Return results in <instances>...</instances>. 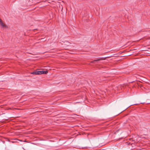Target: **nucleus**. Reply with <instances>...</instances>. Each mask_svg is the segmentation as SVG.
<instances>
[{
	"label": "nucleus",
	"mask_w": 150,
	"mask_h": 150,
	"mask_svg": "<svg viewBox=\"0 0 150 150\" xmlns=\"http://www.w3.org/2000/svg\"><path fill=\"white\" fill-rule=\"evenodd\" d=\"M48 73V71H37L33 72L31 73V74L35 75H39L42 74H46Z\"/></svg>",
	"instance_id": "obj_1"
},
{
	"label": "nucleus",
	"mask_w": 150,
	"mask_h": 150,
	"mask_svg": "<svg viewBox=\"0 0 150 150\" xmlns=\"http://www.w3.org/2000/svg\"><path fill=\"white\" fill-rule=\"evenodd\" d=\"M0 25L3 28H8V26L5 24L3 23L2 22H0Z\"/></svg>",
	"instance_id": "obj_2"
},
{
	"label": "nucleus",
	"mask_w": 150,
	"mask_h": 150,
	"mask_svg": "<svg viewBox=\"0 0 150 150\" xmlns=\"http://www.w3.org/2000/svg\"><path fill=\"white\" fill-rule=\"evenodd\" d=\"M101 60V59H97L95 60L94 61L91 62V63H94V62L98 61H99V60Z\"/></svg>",
	"instance_id": "obj_3"
},
{
	"label": "nucleus",
	"mask_w": 150,
	"mask_h": 150,
	"mask_svg": "<svg viewBox=\"0 0 150 150\" xmlns=\"http://www.w3.org/2000/svg\"><path fill=\"white\" fill-rule=\"evenodd\" d=\"M137 104H133V105H136Z\"/></svg>",
	"instance_id": "obj_4"
}]
</instances>
